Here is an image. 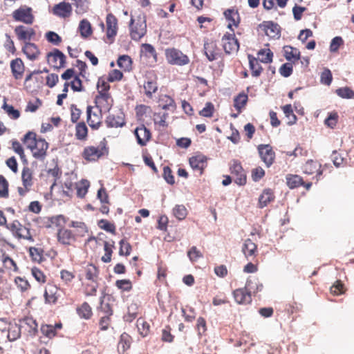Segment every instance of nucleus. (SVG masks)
<instances>
[{
  "label": "nucleus",
  "mask_w": 354,
  "mask_h": 354,
  "mask_svg": "<svg viewBox=\"0 0 354 354\" xmlns=\"http://www.w3.org/2000/svg\"><path fill=\"white\" fill-rule=\"evenodd\" d=\"M24 140L35 158L42 160L46 157L48 143L44 139L37 138L35 133L29 131L25 135Z\"/></svg>",
  "instance_id": "nucleus-1"
},
{
  "label": "nucleus",
  "mask_w": 354,
  "mask_h": 354,
  "mask_svg": "<svg viewBox=\"0 0 354 354\" xmlns=\"http://www.w3.org/2000/svg\"><path fill=\"white\" fill-rule=\"evenodd\" d=\"M109 153L106 142H101L97 146H87L84 148L81 156L86 162H96Z\"/></svg>",
  "instance_id": "nucleus-2"
},
{
  "label": "nucleus",
  "mask_w": 354,
  "mask_h": 354,
  "mask_svg": "<svg viewBox=\"0 0 354 354\" xmlns=\"http://www.w3.org/2000/svg\"><path fill=\"white\" fill-rule=\"evenodd\" d=\"M165 55L167 63L171 65L182 66L188 64L190 62L187 55L175 48H167Z\"/></svg>",
  "instance_id": "nucleus-3"
},
{
  "label": "nucleus",
  "mask_w": 354,
  "mask_h": 354,
  "mask_svg": "<svg viewBox=\"0 0 354 354\" xmlns=\"http://www.w3.org/2000/svg\"><path fill=\"white\" fill-rule=\"evenodd\" d=\"M7 229L18 239L28 240L30 242L34 241L29 227L21 224L18 220H14L12 223H9Z\"/></svg>",
  "instance_id": "nucleus-4"
},
{
  "label": "nucleus",
  "mask_w": 354,
  "mask_h": 354,
  "mask_svg": "<svg viewBox=\"0 0 354 354\" xmlns=\"http://www.w3.org/2000/svg\"><path fill=\"white\" fill-rule=\"evenodd\" d=\"M102 112L97 109L94 110V107L91 105L87 106L86 122L92 130H98L102 126Z\"/></svg>",
  "instance_id": "nucleus-5"
},
{
  "label": "nucleus",
  "mask_w": 354,
  "mask_h": 354,
  "mask_svg": "<svg viewBox=\"0 0 354 354\" xmlns=\"http://www.w3.org/2000/svg\"><path fill=\"white\" fill-rule=\"evenodd\" d=\"M46 61L54 68H64L66 64V57L61 50L54 48L47 53Z\"/></svg>",
  "instance_id": "nucleus-6"
},
{
  "label": "nucleus",
  "mask_w": 354,
  "mask_h": 354,
  "mask_svg": "<svg viewBox=\"0 0 354 354\" xmlns=\"http://www.w3.org/2000/svg\"><path fill=\"white\" fill-rule=\"evenodd\" d=\"M12 18L16 21H20L27 25H31L34 22L35 17L32 9L27 6H21L12 13Z\"/></svg>",
  "instance_id": "nucleus-7"
},
{
  "label": "nucleus",
  "mask_w": 354,
  "mask_h": 354,
  "mask_svg": "<svg viewBox=\"0 0 354 354\" xmlns=\"http://www.w3.org/2000/svg\"><path fill=\"white\" fill-rule=\"evenodd\" d=\"M21 181L23 187H19L17 191L21 196H24L30 191L34 183L33 171L28 167H24L22 169Z\"/></svg>",
  "instance_id": "nucleus-8"
},
{
  "label": "nucleus",
  "mask_w": 354,
  "mask_h": 354,
  "mask_svg": "<svg viewBox=\"0 0 354 354\" xmlns=\"http://www.w3.org/2000/svg\"><path fill=\"white\" fill-rule=\"evenodd\" d=\"M147 32V25L144 19L138 18L134 19H131L130 24V35L132 39L138 41L140 40Z\"/></svg>",
  "instance_id": "nucleus-9"
},
{
  "label": "nucleus",
  "mask_w": 354,
  "mask_h": 354,
  "mask_svg": "<svg viewBox=\"0 0 354 354\" xmlns=\"http://www.w3.org/2000/svg\"><path fill=\"white\" fill-rule=\"evenodd\" d=\"M232 32H226L222 37L221 43L223 50L226 54L236 53L239 49V42L236 38L234 30Z\"/></svg>",
  "instance_id": "nucleus-10"
},
{
  "label": "nucleus",
  "mask_w": 354,
  "mask_h": 354,
  "mask_svg": "<svg viewBox=\"0 0 354 354\" xmlns=\"http://www.w3.org/2000/svg\"><path fill=\"white\" fill-rule=\"evenodd\" d=\"M118 21L116 17L112 13H109L106 17V36L107 43L111 44L114 41L118 34Z\"/></svg>",
  "instance_id": "nucleus-11"
},
{
  "label": "nucleus",
  "mask_w": 354,
  "mask_h": 354,
  "mask_svg": "<svg viewBox=\"0 0 354 354\" xmlns=\"http://www.w3.org/2000/svg\"><path fill=\"white\" fill-rule=\"evenodd\" d=\"M108 128H121L126 125L125 114L121 110L109 114L105 119Z\"/></svg>",
  "instance_id": "nucleus-12"
},
{
  "label": "nucleus",
  "mask_w": 354,
  "mask_h": 354,
  "mask_svg": "<svg viewBox=\"0 0 354 354\" xmlns=\"http://www.w3.org/2000/svg\"><path fill=\"white\" fill-rule=\"evenodd\" d=\"M230 170L234 177L235 183L239 186H243L246 184V174L239 161L234 160L230 167Z\"/></svg>",
  "instance_id": "nucleus-13"
},
{
  "label": "nucleus",
  "mask_w": 354,
  "mask_h": 354,
  "mask_svg": "<svg viewBox=\"0 0 354 354\" xmlns=\"http://www.w3.org/2000/svg\"><path fill=\"white\" fill-rule=\"evenodd\" d=\"M77 235L71 230L67 228L57 230V240L63 245H73L77 241Z\"/></svg>",
  "instance_id": "nucleus-14"
},
{
  "label": "nucleus",
  "mask_w": 354,
  "mask_h": 354,
  "mask_svg": "<svg viewBox=\"0 0 354 354\" xmlns=\"http://www.w3.org/2000/svg\"><path fill=\"white\" fill-rule=\"evenodd\" d=\"M95 107L104 112H109L114 104L111 94L96 95L94 99Z\"/></svg>",
  "instance_id": "nucleus-15"
},
{
  "label": "nucleus",
  "mask_w": 354,
  "mask_h": 354,
  "mask_svg": "<svg viewBox=\"0 0 354 354\" xmlns=\"http://www.w3.org/2000/svg\"><path fill=\"white\" fill-rule=\"evenodd\" d=\"M257 149L261 160L269 167L275 159V153L270 145H259Z\"/></svg>",
  "instance_id": "nucleus-16"
},
{
  "label": "nucleus",
  "mask_w": 354,
  "mask_h": 354,
  "mask_svg": "<svg viewBox=\"0 0 354 354\" xmlns=\"http://www.w3.org/2000/svg\"><path fill=\"white\" fill-rule=\"evenodd\" d=\"M204 53L210 62L218 59L221 56V52L215 41L209 40L204 44Z\"/></svg>",
  "instance_id": "nucleus-17"
},
{
  "label": "nucleus",
  "mask_w": 354,
  "mask_h": 354,
  "mask_svg": "<svg viewBox=\"0 0 354 354\" xmlns=\"http://www.w3.org/2000/svg\"><path fill=\"white\" fill-rule=\"evenodd\" d=\"M207 158L204 155L199 154L192 156L189 158V162L191 167L196 171H198L199 175L203 174V171L207 167Z\"/></svg>",
  "instance_id": "nucleus-18"
},
{
  "label": "nucleus",
  "mask_w": 354,
  "mask_h": 354,
  "mask_svg": "<svg viewBox=\"0 0 354 354\" xmlns=\"http://www.w3.org/2000/svg\"><path fill=\"white\" fill-rule=\"evenodd\" d=\"M59 288L53 283H48L44 293L45 302L49 304H55L58 300Z\"/></svg>",
  "instance_id": "nucleus-19"
},
{
  "label": "nucleus",
  "mask_w": 354,
  "mask_h": 354,
  "mask_svg": "<svg viewBox=\"0 0 354 354\" xmlns=\"http://www.w3.org/2000/svg\"><path fill=\"white\" fill-rule=\"evenodd\" d=\"M134 134L140 146H145L151 138V131L144 124L138 127L134 131Z\"/></svg>",
  "instance_id": "nucleus-20"
},
{
  "label": "nucleus",
  "mask_w": 354,
  "mask_h": 354,
  "mask_svg": "<svg viewBox=\"0 0 354 354\" xmlns=\"http://www.w3.org/2000/svg\"><path fill=\"white\" fill-rule=\"evenodd\" d=\"M0 252V259L2 262L3 270L6 269L13 272H19V268L16 261L10 258L3 250L1 249Z\"/></svg>",
  "instance_id": "nucleus-21"
},
{
  "label": "nucleus",
  "mask_w": 354,
  "mask_h": 354,
  "mask_svg": "<svg viewBox=\"0 0 354 354\" xmlns=\"http://www.w3.org/2000/svg\"><path fill=\"white\" fill-rule=\"evenodd\" d=\"M14 31L18 39L21 41L30 40L35 35V31L32 28L22 25L16 26Z\"/></svg>",
  "instance_id": "nucleus-22"
},
{
  "label": "nucleus",
  "mask_w": 354,
  "mask_h": 354,
  "mask_svg": "<svg viewBox=\"0 0 354 354\" xmlns=\"http://www.w3.org/2000/svg\"><path fill=\"white\" fill-rule=\"evenodd\" d=\"M223 15L226 19V20L229 22L227 25V28L229 29H232V26L238 27L241 18L239 13L237 9L235 8H229L224 11Z\"/></svg>",
  "instance_id": "nucleus-23"
},
{
  "label": "nucleus",
  "mask_w": 354,
  "mask_h": 354,
  "mask_svg": "<svg viewBox=\"0 0 354 354\" xmlns=\"http://www.w3.org/2000/svg\"><path fill=\"white\" fill-rule=\"evenodd\" d=\"M10 69L15 80L21 79L25 71V66L22 59L21 58L12 59L10 62Z\"/></svg>",
  "instance_id": "nucleus-24"
},
{
  "label": "nucleus",
  "mask_w": 354,
  "mask_h": 354,
  "mask_svg": "<svg viewBox=\"0 0 354 354\" xmlns=\"http://www.w3.org/2000/svg\"><path fill=\"white\" fill-rule=\"evenodd\" d=\"M286 178V183L290 189L303 185L306 189H309L312 186V183H305L303 178L299 175L288 174Z\"/></svg>",
  "instance_id": "nucleus-25"
},
{
  "label": "nucleus",
  "mask_w": 354,
  "mask_h": 354,
  "mask_svg": "<svg viewBox=\"0 0 354 354\" xmlns=\"http://www.w3.org/2000/svg\"><path fill=\"white\" fill-rule=\"evenodd\" d=\"M72 10V6L69 3L63 1L53 7V12L59 17L66 18L71 16Z\"/></svg>",
  "instance_id": "nucleus-26"
},
{
  "label": "nucleus",
  "mask_w": 354,
  "mask_h": 354,
  "mask_svg": "<svg viewBox=\"0 0 354 354\" xmlns=\"http://www.w3.org/2000/svg\"><path fill=\"white\" fill-rule=\"evenodd\" d=\"M23 53L30 60L34 61L38 59L40 55V50L37 46L34 43L26 42L22 48Z\"/></svg>",
  "instance_id": "nucleus-27"
},
{
  "label": "nucleus",
  "mask_w": 354,
  "mask_h": 354,
  "mask_svg": "<svg viewBox=\"0 0 354 354\" xmlns=\"http://www.w3.org/2000/svg\"><path fill=\"white\" fill-rule=\"evenodd\" d=\"M235 301L239 304H247L252 301L250 292L245 288L236 289L233 292Z\"/></svg>",
  "instance_id": "nucleus-28"
},
{
  "label": "nucleus",
  "mask_w": 354,
  "mask_h": 354,
  "mask_svg": "<svg viewBox=\"0 0 354 354\" xmlns=\"http://www.w3.org/2000/svg\"><path fill=\"white\" fill-rule=\"evenodd\" d=\"M274 198L275 196L273 190L270 188L265 189L259 197L258 207L263 208L274 201Z\"/></svg>",
  "instance_id": "nucleus-29"
},
{
  "label": "nucleus",
  "mask_w": 354,
  "mask_h": 354,
  "mask_svg": "<svg viewBox=\"0 0 354 354\" xmlns=\"http://www.w3.org/2000/svg\"><path fill=\"white\" fill-rule=\"evenodd\" d=\"M242 252L248 259L250 257L253 259L258 252L257 245L251 239H247L243 245Z\"/></svg>",
  "instance_id": "nucleus-30"
},
{
  "label": "nucleus",
  "mask_w": 354,
  "mask_h": 354,
  "mask_svg": "<svg viewBox=\"0 0 354 354\" xmlns=\"http://www.w3.org/2000/svg\"><path fill=\"white\" fill-rule=\"evenodd\" d=\"M261 27L263 28L266 35L269 37L277 38L279 37V27L272 21H265L261 25Z\"/></svg>",
  "instance_id": "nucleus-31"
},
{
  "label": "nucleus",
  "mask_w": 354,
  "mask_h": 354,
  "mask_svg": "<svg viewBox=\"0 0 354 354\" xmlns=\"http://www.w3.org/2000/svg\"><path fill=\"white\" fill-rule=\"evenodd\" d=\"M320 168L321 165L318 162L310 160L304 165L302 169L305 174L313 175L317 174L320 176L322 174Z\"/></svg>",
  "instance_id": "nucleus-32"
},
{
  "label": "nucleus",
  "mask_w": 354,
  "mask_h": 354,
  "mask_svg": "<svg viewBox=\"0 0 354 354\" xmlns=\"http://www.w3.org/2000/svg\"><path fill=\"white\" fill-rule=\"evenodd\" d=\"M76 313L80 318L86 320L90 319L93 316L92 308L86 301L77 307Z\"/></svg>",
  "instance_id": "nucleus-33"
},
{
  "label": "nucleus",
  "mask_w": 354,
  "mask_h": 354,
  "mask_svg": "<svg viewBox=\"0 0 354 354\" xmlns=\"http://www.w3.org/2000/svg\"><path fill=\"white\" fill-rule=\"evenodd\" d=\"M88 127L84 121L76 124L75 136L77 140L86 141L88 139Z\"/></svg>",
  "instance_id": "nucleus-34"
},
{
  "label": "nucleus",
  "mask_w": 354,
  "mask_h": 354,
  "mask_svg": "<svg viewBox=\"0 0 354 354\" xmlns=\"http://www.w3.org/2000/svg\"><path fill=\"white\" fill-rule=\"evenodd\" d=\"M250 68L252 71L253 77H259L263 71V68L259 63V59L251 55H248Z\"/></svg>",
  "instance_id": "nucleus-35"
},
{
  "label": "nucleus",
  "mask_w": 354,
  "mask_h": 354,
  "mask_svg": "<svg viewBox=\"0 0 354 354\" xmlns=\"http://www.w3.org/2000/svg\"><path fill=\"white\" fill-rule=\"evenodd\" d=\"M84 275L87 281H98L99 270L93 264H88L84 268Z\"/></svg>",
  "instance_id": "nucleus-36"
},
{
  "label": "nucleus",
  "mask_w": 354,
  "mask_h": 354,
  "mask_svg": "<svg viewBox=\"0 0 354 354\" xmlns=\"http://www.w3.org/2000/svg\"><path fill=\"white\" fill-rule=\"evenodd\" d=\"M248 100V96L244 92L240 93L234 99V106L238 111V114H240L242 109L245 108Z\"/></svg>",
  "instance_id": "nucleus-37"
},
{
  "label": "nucleus",
  "mask_w": 354,
  "mask_h": 354,
  "mask_svg": "<svg viewBox=\"0 0 354 354\" xmlns=\"http://www.w3.org/2000/svg\"><path fill=\"white\" fill-rule=\"evenodd\" d=\"M283 49L284 56L287 60L295 62L300 59V52L297 48L286 46Z\"/></svg>",
  "instance_id": "nucleus-38"
},
{
  "label": "nucleus",
  "mask_w": 354,
  "mask_h": 354,
  "mask_svg": "<svg viewBox=\"0 0 354 354\" xmlns=\"http://www.w3.org/2000/svg\"><path fill=\"white\" fill-rule=\"evenodd\" d=\"M80 35L82 38L86 39L93 33L91 23L86 19L80 21L78 27Z\"/></svg>",
  "instance_id": "nucleus-39"
},
{
  "label": "nucleus",
  "mask_w": 354,
  "mask_h": 354,
  "mask_svg": "<svg viewBox=\"0 0 354 354\" xmlns=\"http://www.w3.org/2000/svg\"><path fill=\"white\" fill-rule=\"evenodd\" d=\"M245 288L250 292L257 293L261 291L263 289V284L260 283L257 278H249L245 283Z\"/></svg>",
  "instance_id": "nucleus-40"
},
{
  "label": "nucleus",
  "mask_w": 354,
  "mask_h": 354,
  "mask_svg": "<svg viewBox=\"0 0 354 354\" xmlns=\"http://www.w3.org/2000/svg\"><path fill=\"white\" fill-rule=\"evenodd\" d=\"M109 81L104 77H100L97 82V95L111 94Z\"/></svg>",
  "instance_id": "nucleus-41"
},
{
  "label": "nucleus",
  "mask_w": 354,
  "mask_h": 354,
  "mask_svg": "<svg viewBox=\"0 0 354 354\" xmlns=\"http://www.w3.org/2000/svg\"><path fill=\"white\" fill-rule=\"evenodd\" d=\"M84 292L86 296H95L99 286L98 281H88L83 284Z\"/></svg>",
  "instance_id": "nucleus-42"
},
{
  "label": "nucleus",
  "mask_w": 354,
  "mask_h": 354,
  "mask_svg": "<svg viewBox=\"0 0 354 354\" xmlns=\"http://www.w3.org/2000/svg\"><path fill=\"white\" fill-rule=\"evenodd\" d=\"M257 59L264 64L271 63L273 59V53L269 48L261 49L257 53Z\"/></svg>",
  "instance_id": "nucleus-43"
},
{
  "label": "nucleus",
  "mask_w": 354,
  "mask_h": 354,
  "mask_svg": "<svg viewBox=\"0 0 354 354\" xmlns=\"http://www.w3.org/2000/svg\"><path fill=\"white\" fill-rule=\"evenodd\" d=\"M143 88L145 90V94L148 97H151L153 93H155L158 90L157 82L154 80H147L144 82Z\"/></svg>",
  "instance_id": "nucleus-44"
},
{
  "label": "nucleus",
  "mask_w": 354,
  "mask_h": 354,
  "mask_svg": "<svg viewBox=\"0 0 354 354\" xmlns=\"http://www.w3.org/2000/svg\"><path fill=\"white\" fill-rule=\"evenodd\" d=\"M115 243L113 241L111 243L108 241L104 242V250L105 252L104 255L101 258L102 261L104 263H109L111 261V257L113 254V249L115 248Z\"/></svg>",
  "instance_id": "nucleus-45"
},
{
  "label": "nucleus",
  "mask_w": 354,
  "mask_h": 354,
  "mask_svg": "<svg viewBox=\"0 0 354 354\" xmlns=\"http://www.w3.org/2000/svg\"><path fill=\"white\" fill-rule=\"evenodd\" d=\"M21 335V328L17 324H10L8 329L7 337L10 341L17 339Z\"/></svg>",
  "instance_id": "nucleus-46"
},
{
  "label": "nucleus",
  "mask_w": 354,
  "mask_h": 354,
  "mask_svg": "<svg viewBox=\"0 0 354 354\" xmlns=\"http://www.w3.org/2000/svg\"><path fill=\"white\" fill-rule=\"evenodd\" d=\"M14 282L21 292L28 291L31 288L30 283L25 277H16Z\"/></svg>",
  "instance_id": "nucleus-47"
},
{
  "label": "nucleus",
  "mask_w": 354,
  "mask_h": 354,
  "mask_svg": "<svg viewBox=\"0 0 354 354\" xmlns=\"http://www.w3.org/2000/svg\"><path fill=\"white\" fill-rule=\"evenodd\" d=\"M130 337L127 334H122L120 336V339L118 343V349L119 352L124 353V352L129 349L131 346Z\"/></svg>",
  "instance_id": "nucleus-48"
},
{
  "label": "nucleus",
  "mask_w": 354,
  "mask_h": 354,
  "mask_svg": "<svg viewBox=\"0 0 354 354\" xmlns=\"http://www.w3.org/2000/svg\"><path fill=\"white\" fill-rule=\"evenodd\" d=\"M68 218L63 215H57L49 218V221L50 224L58 229L65 228L64 225H66Z\"/></svg>",
  "instance_id": "nucleus-49"
},
{
  "label": "nucleus",
  "mask_w": 354,
  "mask_h": 354,
  "mask_svg": "<svg viewBox=\"0 0 354 354\" xmlns=\"http://www.w3.org/2000/svg\"><path fill=\"white\" fill-rule=\"evenodd\" d=\"M90 183L87 180H82L76 185L77 196L79 198H84L88 192Z\"/></svg>",
  "instance_id": "nucleus-50"
},
{
  "label": "nucleus",
  "mask_w": 354,
  "mask_h": 354,
  "mask_svg": "<svg viewBox=\"0 0 354 354\" xmlns=\"http://www.w3.org/2000/svg\"><path fill=\"white\" fill-rule=\"evenodd\" d=\"M196 329L199 337L206 335L207 326L205 318L199 317L196 320Z\"/></svg>",
  "instance_id": "nucleus-51"
},
{
  "label": "nucleus",
  "mask_w": 354,
  "mask_h": 354,
  "mask_svg": "<svg viewBox=\"0 0 354 354\" xmlns=\"http://www.w3.org/2000/svg\"><path fill=\"white\" fill-rule=\"evenodd\" d=\"M137 328L142 337H146L149 333L150 325L142 318L137 319Z\"/></svg>",
  "instance_id": "nucleus-52"
},
{
  "label": "nucleus",
  "mask_w": 354,
  "mask_h": 354,
  "mask_svg": "<svg viewBox=\"0 0 354 354\" xmlns=\"http://www.w3.org/2000/svg\"><path fill=\"white\" fill-rule=\"evenodd\" d=\"M97 226L107 232H110L113 234H115L116 228L115 224L113 223H111L106 219H101L98 221Z\"/></svg>",
  "instance_id": "nucleus-53"
},
{
  "label": "nucleus",
  "mask_w": 354,
  "mask_h": 354,
  "mask_svg": "<svg viewBox=\"0 0 354 354\" xmlns=\"http://www.w3.org/2000/svg\"><path fill=\"white\" fill-rule=\"evenodd\" d=\"M138 315V306L136 304H131L128 307V312L124 318L126 322H131Z\"/></svg>",
  "instance_id": "nucleus-54"
},
{
  "label": "nucleus",
  "mask_w": 354,
  "mask_h": 354,
  "mask_svg": "<svg viewBox=\"0 0 354 354\" xmlns=\"http://www.w3.org/2000/svg\"><path fill=\"white\" fill-rule=\"evenodd\" d=\"M118 66L124 71H129L131 68L132 61L129 56H120L117 61Z\"/></svg>",
  "instance_id": "nucleus-55"
},
{
  "label": "nucleus",
  "mask_w": 354,
  "mask_h": 354,
  "mask_svg": "<svg viewBox=\"0 0 354 354\" xmlns=\"http://www.w3.org/2000/svg\"><path fill=\"white\" fill-rule=\"evenodd\" d=\"M31 274L38 283L43 284L46 282L47 277L41 269L37 267L32 268Z\"/></svg>",
  "instance_id": "nucleus-56"
},
{
  "label": "nucleus",
  "mask_w": 354,
  "mask_h": 354,
  "mask_svg": "<svg viewBox=\"0 0 354 354\" xmlns=\"http://www.w3.org/2000/svg\"><path fill=\"white\" fill-rule=\"evenodd\" d=\"M9 183L6 178L0 175V198H7L9 196Z\"/></svg>",
  "instance_id": "nucleus-57"
},
{
  "label": "nucleus",
  "mask_w": 354,
  "mask_h": 354,
  "mask_svg": "<svg viewBox=\"0 0 354 354\" xmlns=\"http://www.w3.org/2000/svg\"><path fill=\"white\" fill-rule=\"evenodd\" d=\"M44 251L40 248H37L35 247H31L29 249V254L32 261L35 262L40 263L43 261Z\"/></svg>",
  "instance_id": "nucleus-58"
},
{
  "label": "nucleus",
  "mask_w": 354,
  "mask_h": 354,
  "mask_svg": "<svg viewBox=\"0 0 354 354\" xmlns=\"http://www.w3.org/2000/svg\"><path fill=\"white\" fill-rule=\"evenodd\" d=\"M174 216L181 221L186 218L187 215V210L183 205H176L173 209Z\"/></svg>",
  "instance_id": "nucleus-59"
},
{
  "label": "nucleus",
  "mask_w": 354,
  "mask_h": 354,
  "mask_svg": "<svg viewBox=\"0 0 354 354\" xmlns=\"http://www.w3.org/2000/svg\"><path fill=\"white\" fill-rule=\"evenodd\" d=\"M45 38L49 43L55 46H59L62 41V37L53 31L47 32L45 34Z\"/></svg>",
  "instance_id": "nucleus-60"
},
{
  "label": "nucleus",
  "mask_w": 354,
  "mask_h": 354,
  "mask_svg": "<svg viewBox=\"0 0 354 354\" xmlns=\"http://www.w3.org/2000/svg\"><path fill=\"white\" fill-rule=\"evenodd\" d=\"M2 108L11 119L17 120L20 117L19 111L15 109L13 106L9 105L5 102Z\"/></svg>",
  "instance_id": "nucleus-61"
},
{
  "label": "nucleus",
  "mask_w": 354,
  "mask_h": 354,
  "mask_svg": "<svg viewBox=\"0 0 354 354\" xmlns=\"http://www.w3.org/2000/svg\"><path fill=\"white\" fill-rule=\"evenodd\" d=\"M339 115L336 111L329 113L328 116L325 119L324 124L331 128L334 129L337 124Z\"/></svg>",
  "instance_id": "nucleus-62"
},
{
  "label": "nucleus",
  "mask_w": 354,
  "mask_h": 354,
  "mask_svg": "<svg viewBox=\"0 0 354 354\" xmlns=\"http://www.w3.org/2000/svg\"><path fill=\"white\" fill-rule=\"evenodd\" d=\"M75 275L74 272L67 270H62L60 271V279L66 285L71 284L74 280Z\"/></svg>",
  "instance_id": "nucleus-63"
},
{
  "label": "nucleus",
  "mask_w": 354,
  "mask_h": 354,
  "mask_svg": "<svg viewBox=\"0 0 354 354\" xmlns=\"http://www.w3.org/2000/svg\"><path fill=\"white\" fill-rule=\"evenodd\" d=\"M336 93L342 98H354V91L348 87H343L336 90Z\"/></svg>",
  "instance_id": "nucleus-64"
}]
</instances>
